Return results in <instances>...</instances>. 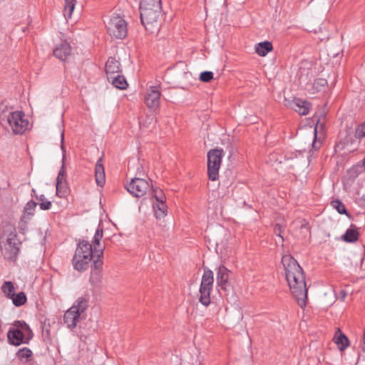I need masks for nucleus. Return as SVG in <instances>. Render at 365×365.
I'll use <instances>...</instances> for the list:
<instances>
[{"label":"nucleus","instance_id":"a211bd4d","mask_svg":"<svg viewBox=\"0 0 365 365\" xmlns=\"http://www.w3.org/2000/svg\"><path fill=\"white\" fill-rule=\"evenodd\" d=\"M359 233L355 225L351 224L345 233L341 237V240L348 243L356 242L359 240Z\"/></svg>","mask_w":365,"mask_h":365},{"label":"nucleus","instance_id":"de8ad7c7","mask_svg":"<svg viewBox=\"0 0 365 365\" xmlns=\"http://www.w3.org/2000/svg\"><path fill=\"white\" fill-rule=\"evenodd\" d=\"M26 217L25 216V215H24L21 218V220H20V222H19V228L21 230H24L26 227V220H25V218Z\"/></svg>","mask_w":365,"mask_h":365},{"label":"nucleus","instance_id":"dca6fc26","mask_svg":"<svg viewBox=\"0 0 365 365\" xmlns=\"http://www.w3.org/2000/svg\"><path fill=\"white\" fill-rule=\"evenodd\" d=\"M96 253V249L93 250L92 244L89 243L88 241L82 240L79 241L77 245L76 251L74 254H80L81 255H88L90 257H94L93 253Z\"/></svg>","mask_w":365,"mask_h":365},{"label":"nucleus","instance_id":"9d476101","mask_svg":"<svg viewBox=\"0 0 365 365\" xmlns=\"http://www.w3.org/2000/svg\"><path fill=\"white\" fill-rule=\"evenodd\" d=\"M93 257L88 255H81L80 254H74L72 259V264L74 269L78 272H84L90 266V263L93 259Z\"/></svg>","mask_w":365,"mask_h":365},{"label":"nucleus","instance_id":"7c9ffc66","mask_svg":"<svg viewBox=\"0 0 365 365\" xmlns=\"http://www.w3.org/2000/svg\"><path fill=\"white\" fill-rule=\"evenodd\" d=\"M63 14L66 19H70L76 6V0H64Z\"/></svg>","mask_w":365,"mask_h":365},{"label":"nucleus","instance_id":"cd10ccee","mask_svg":"<svg viewBox=\"0 0 365 365\" xmlns=\"http://www.w3.org/2000/svg\"><path fill=\"white\" fill-rule=\"evenodd\" d=\"M88 307V298L86 297H79L75 304L71 307H75L76 309H78V312L79 315L84 312V311Z\"/></svg>","mask_w":365,"mask_h":365},{"label":"nucleus","instance_id":"864d4df0","mask_svg":"<svg viewBox=\"0 0 365 365\" xmlns=\"http://www.w3.org/2000/svg\"><path fill=\"white\" fill-rule=\"evenodd\" d=\"M364 165L365 167V158L364 159Z\"/></svg>","mask_w":365,"mask_h":365},{"label":"nucleus","instance_id":"473e14b6","mask_svg":"<svg viewBox=\"0 0 365 365\" xmlns=\"http://www.w3.org/2000/svg\"><path fill=\"white\" fill-rule=\"evenodd\" d=\"M56 195L59 197H65L69 192V188L68 187L67 182H62L61 184L56 182Z\"/></svg>","mask_w":365,"mask_h":365},{"label":"nucleus","instance_id":"39448f33","mask_svg":"<svg viewBox=\"0 0 365 365\" xmlns=\"http://www.w3.org/2000/svg\"><path fill=\"white\" fill-rule=\"evenodd\" d=\"M128 24L120 16H113L106 24L108 33L116 38L123 39L128 34Z\"/></svg>","mask_w":365,"mask_h":365},{"label":"nucleus","instance_id":"393cba45","mask_svg":"<svg viewBox=\"0 0 365 365\" xmlns=\"http://www.w3.org/2000/svg\"><path fill=\"white\" fill-rule=\"evenodd\" d=\"M212 289L206 287H200V298L199 302L204 306L207 307L210 304V293Z\"/></svg>","mask_w":365,"mask_h":365},{"label":"nucleus","instance_id":"8fccbe9b","mask_svg":"<svg viewBox=\"0 0 365 365\" xmlns=\"http://www.w3.org/2000/svg\"><path fill=\"white\" fill-rule=\"evenodd\" d=\"M31 192H32V193H33V194H31V196H34V194L36 195V194H35V193H36V191H35V190H34V189H32V191H31Z\"/></svg>","mask_w":365,"mask_h":365},{"label":"nucleus","instance_id":"2f4dec72","mask_svg":"<svg viewBox=\"0 0 365 365\" xmlns=\"http://www.w3.org/2000/svg\"><path fill=\"white\" fill-rule=\"evenodd\" d=\"M331 206L337 210L339 214L346 215L350 217V214L347 212L344 204L339 199L333 200L331 202Z\"/></svg>","mask_w":365,"mask_h":365},{"label":"nucleus","instance_id":"5701e85b","mask_svg":"<svg viewBox=\"0 0 365 365\" xmlns=\"http://www.w3.org/2000/svg\"><path fill=\"white\" fill-rule=\"evenodd\" d=\"M272 49V43L268 41L260 42L255 46V52L260 56H265Z\"/></svg>","mask_w":365,"mask_h":365},{"label":"nucleus","instance_id":"9b49d317","mask_svg":"<svg viewBox=\"0 0 365 365\" xmlns=\"http://www.w3.org/2000/svg\"><path fill=\"white\" fill-rule=\"evenodd\" d=\"M231 272L225 266L220 265L217 270V284L220 289L226 290L229 286V278Z\"/></svg>","mask_w":365,"mask_h":365},{"label":"nucleus","instance_id":"e433bc0d","mask_svg":"<svg viewBox=\"0 0 365 365\" xmlns=\"http://www.w3.org/2000/svg\"><path fill=\"white\" fill-rule=\"evenodd\" d=\"M56 182H58V184H61L62 182H67L66 168L63 163L58 171V174L56 178Z\"/></svg>","mask_w":365,"mask_h":365},{"label":"nucleus","instance_id":"7ed1b4c3","mask_svg":"<svg viewBox=\"0 0 365 365\" xmlns=\"http://www.w3.org/2000/svg\"><path fill=\"white\" fill-rule=\"evenodd\" d=\"M21 242L17 237L16 229L5 237L2 236L0 239V248L4 259L9 262L16 261L20 250Z\"/></svg>","mask_w":365,"mask_h":365},{"label":"nucleus","instance_id":"a18cd8bd","mask_svg":"<svg viewBox=\"0 0 365 365\" xmlns=\"http://www.w3.org/2000/svg\"><path fill=\"white\" fill-rule=\"evenodd\" d=\"M132 166L136 167V173H135L134 177L141 178L142 176H143L145 175L144 168H143V165L138 161L135 162Z\"/></svg>","mask_w":365,"mask_h":365},{"label":"nucleus","instance_id":"49530a36","mask_svg":"<svg viewBox=\"0 0 365 365\" xmlns=\"http://www.w3.org/2000/svg\"><path fill=\"white\" fill-rule=\"evenodd\" d=\"M316 139H317V130L315 129V130H314V140L312 143V148L314 149L315 150H317L320 148L321 142H317Z\"/></svg>","mask_w":365,"mask_h":365},{"label":"nucleus","instance_id":"a878e982","mask_svg":"<svg viewBox=\"0 0 365 365\" xmlns=\"http://www.w3.org/2000/svg\"><path fill=\"white\" fill-rule=\"evenodd\" d=\"M13 325L16 327L15 329H19L21 330L24 334L26 333V336H27V340H30L33 337V332L29 326L24 321H15Z\"/></svg>","mask_w":365,"mask_h":365},{"label":"nucleus","instance_id":"c03bdc74","mask_svg":"<svg viewBox=\"0 0 365 365\" xmlns=\"http://www.w3.org/2000/svg\"><path fill=\"white\" fill-rule=\"evenodd\" d=\"M355 137L361 139L365 137V122L359 124L355 130Z\"/></svg>","mask_w":365,"mask_h":365},{"label":"nucleus","instance_id":"a19ab883","mask_svg":"<svg viewBox=\"0 0 365 365\" xmlns=\"http://www.w3.org/2000/svg\"><path fill=\"white\" fill-rule=\"evenodd\" d=\"M153 194L157 202L165 201V196L162 190L152 188Z\"/></svg>","mask_w":365,"mask_h":365},{"label":"nucleus","instance_id":"c9c22d12","mask_svg":"<svg viewBox=\"0 0 365 365\" xmlns=\"http://www.w3.org/2000/svg\"><path fill=\"white\" fill-rule=\"evenodd\" d=\"M37 205H38V203L32 200L29 201L24 207V215H25L26 217V215L29 216L34 215V210H35V208L37 206Z\"/></svg>","mask_w":365,"mask_h":365},{"label":"nucleus","instance_id":"ea45409f","mask_svg":"<svg viewBox=\"0 0 365 365\" xmlns=\"http://www.w3.org/2000/svg\"><path fill=\"white\" fill-rule=\"evenodd\" d=\"M103 235V230L100 225L96 231V233L93 236L92 243L94 245H98Z\"/></svg>","mask_w":365,"mask_h":365},{"label":"nucleus","instance_id":"603ef678","mask_svg":"<svg viewBox=\"0 0 365 365\" xmlns=\"http://www.w3.org/2000/svg\"><path fill=\"white\" fill-rule=\"evenodd\" d=\"M132 168H133L130 165H128V170L130 171Z\"/></svg>","mask_w":365,"mask_h":365},{"label":"nucleus","instance_id":"f257e3e1","mask_svg":"<svg viewBox=\"0 0 365 365\" xmlns=\"http://www.w3.org/2000/svg\"><path fill=\"white\" fill-rule=\"evenodd\" d=\"M285 277L292 294L298 305L306 307L307 300V288L305 275L301 266L291 255H284L282 257Z\"/></svg>","mask_w":365,"mask_h":365},{"label":"nucleus","instance_id":"0eeeda50","mask_svg":"<svg viewBox=\"0 0 365 365\" xmlns=\"http://www.w3.org/2000/svg\"><path fill=\"white\" fill-rule=\"evenodd\" d=\"M125 187L133 196L139 198L144 196L150 190V184L142 178L134 177Z\"/></svg>","mask_w":365,"mask_h":365},{"label":"nucleus","instance_id":"37998d69","mask_svg":"<svg viewBox=\"0 0 365 365\" xmlns=\"http://www.w3.org/2000/svg\"><path fill=\"white\" fill-rule=\"evenodd\" d=\"M199 79L202 82L208 83L213 79V73L208 71H203L200 74Z\"/></svg>","mask_w":365,"mask_h":365},{"label":"nucleus","instance_id":"412c9836","mask_svg":"<svg viewBox=\"0 0 365 365\" xmlns=\"http://www.w3.org/2000/svg\"><path fill=\"white\" fill-rule=\"evenodd\" d=\"M109 82H111L112 85L116 88L120 90H125L128 88V83L124 77L120 73L114 75L107 78Z\"/></svg>","mask_w":365,"mask_h":365},{"label":"nucleus","instance_id":"20e7f679","mask_svg":"<svg viewBox=\"0 0 365 365\" xmlns=\"http://www.w3.org/2000/svg\"><path fill=\"white\" fill-rule=\"evenodd\" d=\"M224 156L222 148H215L207 153V175L210 180L215 181L218 178L219 169Z\"/></svg>","mask_w":365,"mask_h":365},{"label":"nucleus","instance_id":"f704fd0d","mask_svg":"<svg viewBox=\"0 0 365 365\" xmlns=\"http://www.w3.org/2000/svg\"><path fill=\"white\" fill-rule=\"evenodd\" d=\"M327 86V81L325 78H319L314 80L313 83V88L317 92H320L324 90Z\"/></svg>","mask_w":365,"mask_h":365},{"label":"nucleus","instance_id":"72a5a7b5","mask_svg":"<svg viewBox=\"0 0 365 365\" xmlns=\"http://www.w3.org/2000/svg\"><path fill=\"white\" fill-rule=\"evenodd\" d=\"M37 200L40 202L39 207L42 210H48L51 208L52 203L51 201L47 200L44 195H35Z\"/></svg>","mask_w":365,"mask_h":365},{"label":"nucleus","instance_id":"aec40b11","mask_svg":"<svg viewBox=\"0 0 365 365\" xmlns=\"http://www.w3.org/2000/svg\"><path fill=\"white\" fill-rule=\"evenodd\" d=\"M333 340L340 351H344L349 345V340L339 329L336 331Z\"/></svg>","mask_w":365,"mask_h":365},{"label":"nucleus","instance_id":"f03ea898","mask_svg":"<svg viewBox=\"0 0 365 365\" xmlns=\"http://www.w3.org/2000/svg\"><path fill=\"white\" fill-rule=\"evenodd\" d=\"M140 21L150 34H157L161 26V0H141Z\"/></svg>","mask_w":365,"mask_h":365},{"label":"nucleus","instance_id":"1a4fd4ad","mask_svg":"<svg viewBox=\"0 0 365 365\" xmlns=\"http://www.w3.org/2000/svg\"><path fill=\"white\" fill-rule=\"evenodd\" d=\"M7 338L9 343L14 346H19L22 343L27 344L29 340H27L26 333L24 334L19 329L11 328L7 332Z\"/></svg>","mask_w":365,"mask_h":365},{"label":"nucleus","instance_id":"6ab92c4d","mask_svg":"<svg viewBox=\"0 0 365 365\" xmlns=\"http://www.w3.org/2000/svg\"><path fill=\"white\" fill-rule=\"evenodd\" d=\"M102 158H99L96 164L95 178L96 184L102 187L106 182L105 170L102 164Z\"/></svg>","mask_w":365,"mask_h":365},{"label":"nucleus","instance_id":"b1692460","mask_svg":"<svg viewBox=\"0 0 365 365\" xmlns=\"http://www.w3.org/2000/svg\"><path fill=\"white\" fill-rule=\"evenodd\" d=\"M103 256V249L96 250V259L93 260L91 265V272H103V262L102 257Z\"/></svg>","mask_w":365,"mask_h":365},{"label":"nucleus","instance_id":"c756f323","mask_svg":"<svg viewBox=\"0 0 365 365\" xmlns=\"http://www.w3.org/2000/svg\"><path fill=\"white\" fill-rule=\"evenodd\" d=\"M11 299L12 300L13 304L16 307H21L25 304L27 302L26 295L24 292H21L18 294H14L12 298H11Z\"/></svg>","mask_w":365,"mask_h":365},{"label":"nucleus","instance_id":"4468645a","mask_svg":"<svg viewBox=\"0 0 365 365\" xmlns=\"http://www.w3.org/2000/svg\"><path fill=\"white\" fill-rule=\"evenodd\" d=\"M120 63L113 57H110L106 63V73L107 78L121 73Z\"/></svg>","mask_w":365,"mask_h":365},{"label":"nucleus","instance_id":"c85d7f7f","mask_svg":"<svg viewBox=\"0 0 365 365\" xmlns=\"http://www.w3.org/2000/svg\"><path fill=\"white\" fill-rule=\"evenodd\" d=\"M1 290L4 295L8 298L11 299L15 294V287L14 283L11 281H6L1 286Z\"/></svg>","mask_w":365,"mask_h":365},{"label":"nucleus","instance_id":"6e6552de","mask_svg":"<svg viewBox=\"0 0 365 365\" xmlns=\"http://www.w3.org/2000/svg\"><path fill=\"white\" fill-rule=\"evenodd\" d=\"M160 95L157 86H151L147 91L144 101L148 108L155 110L159 107Z\"/></svg>","mask_w":365,"mask_h":365},{"label":"nucleus","instance_id":"ddd939ff","mask_svg":"<svg viewBox=\"0 0 365 365\" xmlns=\"http://www.w3.org/2000/svg\"><path fill=\"white\" fill-rule=\"evenodd\" d=\"M53 56L59 60L64 61L71 53V47L70 44L64 41L58 45L53 50Z\"/></svg>","mask_w":365,"mask_h":365},{"label":"nucleus","instance_id":"4c0bfd02","mask_svg":"<svg viewBox=\"0 0 365 365\" xmlns=\"http://www.w3.org/2000/svg\"><path fill=\"white\" fill-rule=\"evenodd\" d=\"M42 335L46 339H51L49 319H45L42 324Z\"/></svg>","mask_w":365,"mask_h":365},{"label":"nucleus","instance_id":"423d86ee","mask_svg":"<svg viewBox=\"0 0 365 365\" xmlns=\"http://www.w3.org/2000/svg\"><path fill=\"white\" fill-rule=\"evenodd\" d=\"M24 116L23 111H14L9 115L8 123L15 134H23L27 130L29 123Z\"/></svg>","mask_w":365,"mask_h":365},{"label":"nucleus","instance_id":"2eb2a0df","mask_svg":"<svg viewBox=\"0 0 365 365\" xmlns=\"http://www.w3.org/2000/svg\"><path fill=\"white\" fill-rule=\"evenodd\" d=\"M292 108L299 115H306L311 108V103L301 98H294L292 104Z\"/></svg>","mask_w":365,"mask_h":365},{"label":"nucleus","instance_id":"58836bf2","mask_svg":"<svg viewBox=\"0 0 365 365\" xmlns=\"http://www.w3.org/2000/svg\"><path fill=\"white\" fill-rule=\"evenodd\" d=\"M32 351L27 347L22 348L18 351L16 356L19 359H29L31 357Z\"/></svg>","mask_w":365,"mask_h":365},{"label":"nucleus","instance_id":"09e8293b","mask_svg":"<svg viewBox=\"0 0 365 365\" xmlns=\"http://www.w3.org/2000/svg\"><path fill=\"white\" fill-rule=\"evenodd\" d=\"M341 294H342V297H345V296H346V293H345V292L342 291V292H341Z\"/></svg>","mask_w":365,"mask_h":365},{"label":"nucleus","instance_id":"4be33fe9","mask_svg":"<svg viewBox=\"0 0 365 365\" xmlns=\"http://www.w3.org/2000/svg\"><path fill=\"white\" fill-rule=\"evenodd\" d=\"M214 277L212 271L209 269H205L203 275L202 277L200 287H204L206 288H210V289H212Z\"/></svg>","mask_w":365,"mask_h":365},{"label":"nucleus","instance_id":"79ce46f5","mask_svg":"<svg viewBox=\"0 0 365 365\" xmlns=\"http://www.w3.org/2000/svg\"><path fill=\"white\" fill-rule=\"evenodd\" d=\"M284 227L282 226V225L279 224V223H277L274 225V228H273V232L274 233L275 235L281 238V242L283 243L284 240V237L282 236V234L284 233Z\"/></svg>","mask_w":365,"mask_h":365},{"label":"nucleus","instance_id":"f3484780","mask_svg":"<svg viewBox=\"0 0 365 365\" xmlns=\"http://www.w3.org/2000/svg\"><path fill=\"white\" fill-rule=\"evenodd\" d=\"M103 280V272H91L89 282L93 292H98L101 289Z\"/></svg>","mask_w":365,"mask_h":365},{"label":"nucleus","instance_id":"bb28decb","mask_svg":"<svg viewBox=\"0 0 365 365\" xmlns=\"http://www.w3.org/2000/svg\"><path fill=\"white\" fill-rule=\"evenodd\" d=\"M153 207L156 218L161 219L166 215L167 205L165 201L157 202L154 204Z\"/></svg>","mask_w":365,"mask_h":365},{"label":"nucleus","instance_id":"3c124183","mask_svg":"<svg viewBox=\"0 0 365 365\" xmlns=\"http://www.w3.org/2000/svg\"><path fill=\"white\" fill-rule=\"evenodd\" d=\"M31 192H32V193H33V194H31V196H34V194L36 195V194H35V193H36V191H35V190H34V189H32V191H31Z\"/></svg>","mask_w":365,"mask_h":365},{"label":"nucleus","instance_id":"f8f14e48","mask_svg":"<svg viewBox=\"0 0 365 365\" xmlns=\"http://www.w3.org/2000/svg\"><path fill=\"white\" fill-rule=\"evenodd\" d=\"M80 315L78 312V309H76L75 307H71L65 312L63 316V321L68 329H73L76 327Z\"/></svg>","mask_w":365,"mask_h":365}]
</instances>
